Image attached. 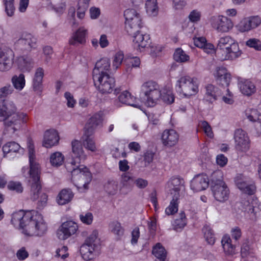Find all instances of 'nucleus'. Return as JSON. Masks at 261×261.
<instances>
[{"instance_id": "nucleus-1", "label": "nucleus", "mask_w": 261, "mask_h": 261, "mask_svg": "<svg viewBox=\"0 0 261 261\" xmlns=\"http://www.w3.org/2000/svg\"><path fill=\"white\" fill-rule=\"evenodd\" d=\"M72 152L71 158H69L65 164L67 170L71 173L72 178L74 180L79 179L80 183L75 185L79 190L83 188L84 190L88 189V185L91 180V174L86 167L81 168L80 163L82 161L86 159L84 153L82 144L78 140H74L71 143Z\"/></svg>"}, {"instance_id": "nucleus-2", "label": "nucleus", "mask_w": 261, "mask_h": 261, "mask_svg": "<svg viewBox=\"0 0 261 261\" xmlns=\"http://www.w3.org/2000/svg\"><path fill=\"white\" fill-rule=\"evenodd\" d=\"M20 229L26 235L41 236L46 232L47 227L42 215L31 211L25 213Z\"/></svg>"}, {"instance_id": "nucleus-3", "label": "nucleus", "mask_w": 261, "mask_h": 261, "mask_svg": "<svg viewBox=\"0 0 261 261\" xmlns=\"http://www.w3.org/2000/svg\"><path fill=\"white\" fill-rule=\"evenodd\" d=\"M141 27L140 16L134 18L130 21H125L126 32L134 37V48L140 51H142L144 48L150 46V37L149 35L140 34L139 29Z\"/></svg>"}, {"instance_id": "nucleus-4", "label": "nucleus", "mask_w": 261, "mask_h": 261, "mask_svg": "<svg viewBox=\"0 0 261 261\" xmlns=\"http://www.w3.org/2000/svg\"><path fill=\"white\" fill-rule=\"evenodd\" d=\"M216 52L221 60H233L241 55L238 43L229 36L219 38Z\"/></svg>"}, {"instance_id": "nucleus-5", "label": "nucleus", "mask_w": 261, "mask_h": 261, "mask_svg": "<svg viewBox=\"0 0 261 261\" xmlns=\"http://www.w3.org/2000/svg\"><path fill=\"white\" fill-rule=\"evenodd\" d=\"M28 143L30 162L29 184L31 187L32 196L33 199H36L37 197V193L41 189L40 184V166L35 161L34 147L32 141L29 140Z\"/></svg>"}, {"instance_id": "nucleus-6", "label": "nucleus", "mask_w": 261, "mask_h": 261, "mask_svg": "<svg viewBox=\"0 0 261 261\" xmlns=\"http://www.w3.org/2000/svg\"><path fill=\"white\" fill-rule=\"evenodd\" d=\"M98 234L96 230H93L81 246L80 252L84 260H89L94 258V251L98 249L100 245Z\"/></svg>"}, {"instance_id": "nucleus-7", "label": "nucleus", "mask_w": 261, "mask_h": 261, "mask_svg": "<svg viewBox=\"0 0 261 261\" xmlns=\"http://www.w3.org/2000/svg\"><path fill=\"white\" fill-rule=\"evenodd\" d=\"M176 90L186 97L195 95L198 91V83L196 79L189 76H183L177 81Z\"/></svg>"}, {"instance_id": "nucleus-8", "label": "nucleus", "mask_w": 261, "mask_h": 261, "mask_svg": "<svg viewBox=\"0 0 261 261\" xmlns=\"http://www.w3.org/2000/svg\"><path fill=\"white\" fill-rule=\"evenodd\" d=\"M93 79L95 86L101 93H110L113 90L115 81L109 74H95Z\"/></svg>"}, {"instance_id": "nucleus-9", "label": "nucleus", "mask_w": 261, "mask_h": 261, "mask_svg": "<svg viewBox=\"0 0 261 261\" xmlns=\"http://www.w3.org/2000/svg\"><path fill=\"white\" fill-rule=\"evenodd\" d=\"M27 121V115L23 113H17L11 116L8 117L4 120L5 131L7 133H14L19 130L22 123Z\"/></svg>"}, {"instance_id": "nucleus-10", "label": "nucleus", "mask_w": 261, "mask_h": 261, "mask_svg": "<svg viewBox=\"0 0 261 261\" xmlns=\"http://www.w3.org/2000/svg\"><path fill=\"white\" fill-rule=\"evenodd\" d=\"M236 149L240 152H246L250 148V140L246 133L238 129L234 135Z\"/></svg>"}, {"instance_id": "nucleus-11", "label": "nucleus", "mask_w": 261, "mask_h": 261, "mask_svg": "<svg viewBox=\"0 0 261 261\" xmlns=\"http://www.w3.org/2000/svg\"><path fill=\"white\" fill-rule=\"evenodd\" d=\"M78 229L76 223L72 221L64 222L57 230V234L60 240H65L75 234Z\"/></svg>"}, {"instance_id": "nucleus-12", "label": "nucleus", "mask_w": 261, "mask_h": 261, "mask_svg": "<svg viewBox=\"0 0 261 261\" xmlns=\"http://www.w3.org/2000/svg\"><path fill=\"white\" fill-rule=\"evenodd\" d=\"M234 181L238 188L244 193L248 195L254 193L256 187L254 184L250 183L248 177L241 174H238L235 177Z\"/></svg>"}, {"instance_id": "nucleus-13", "label": "nucleus", "mask_w": 261, "mask_h": 261, "mask_svg": "<svg viewBox=\"0 0 261 261\" xmlns=\"http://www.w3.org/2000/svg\"><path fill=\"white\" fill-rule=\"evenodd\" d=\"M36 38L31 34L23 33L15 43V48L21 50H30L36 43Z\"/></svg>"}, {"instance_id": "nucleus-14", "label": "nucleus", "mask_w": 261, "mask_h": 261, "mask_svg": "<svg viewBox=\"0 0 261 261\" xmlns=\"http://www.w3.org/2000/svg\"><path fill=\"white\" fill-rule=\"evenodd\" d=\"M16 108L14 103L9 100L0 102V121H4L8 117L16 114Z\"/></svg>"}, {"instance_id": "nucleus-15", "label": "nucleus", "mask_w": 261, "mask_h": 261, "mask_svg": "<svg viewBox=\"0 0 261 261\" xmlns=\"http://www.w3.org/2000/svg\"><path fill=\"white\" fill-rule=\"evenodd\" d=\"M209 180L205 174H199L195 176L191 182V188L195 192H199L205 190L208 186Z\"/></svg>"}, {"instance_id": "nucleus-16", "label": "nucleus", "mask_w": 261, "mask_h": 261, "mask_svg": "<svg viewBox=\"0 0 261 261\" xmlns=\"http://www.w3.org/2000/svg\"><path fill=\"white\" fill-rule=\"evenodd\" d=\"M13 52L11 50L5 51L0 49V71L9 70L13 63Z\"/></svg>"}, {"instance_id": "nucleus-17", "label": "nucleus", "mask_w": 261, "mask_h": 261, "mask_svg": "<svg viewBox=\"0 0 261 261\" xmlns=\"http://www.w3.org/2000/svg\"><path fill=\"white\" fill-rule=\"evenodd\" d=\"M214 20L213 26L219 32H228L233 27V23L231 20L225 16H219L214 17Z\"/></svg>"}, {"instance_id": "nucleus-18", "label": "nucleus", "mask_w": 261, "mask_h": 261, "mask_svg": "<svg viewBox=\"0 0 261 261\" xmlns=\"http://www.w3.org/2000/svg\"><path fill=\"white\" fill-rule=\"evenodd\" d=\"M215 76L217 83L222 87H228L231 81L230 74L224 67H218Z\"/></svg>"}, {"instance_id": "nucleus-19", "label": "nucleus", "mask_w": 261, "mask_h": 261, "mask_svg": "<svg viewBox=\"0 0 261 261\" xmlns=\"http://www.w3.org/2000/svg\"><path fill=\"white\" fill-rule=\"evenodd\" d=\"M134 178L132 174L129 172L122 173L120 177V191L126 194L130 191L133 187Z\"/></svg>"}, {"instance_id": "nucleus-20", "label": "nucleus", "mask_w": 261, "mask_h": 261, "mask_svg": "<svg viewBox=\"0 0 261 261\" xmlns=\"http://www.w3.org/2000/svg\"><path fill=\"white\" fill-rule=\"evenodd\" d=\"M211 189L213 195L217 201L223 202L228 199L229 190L226 184L221 186H213Z\"/></svg>"}, {"instance_id": "nucleus-21", "label": "nucleus", "mask_w": 261, "mask_h": 261, "mask_svg": "<svg viewBox=\"0 0 261 261\" xmlns=\"http://www.w3.org/2000/svg\"><path fill=\"white\" fill-rule=\"evenodd\" d=\"M43 76V69L41 67L37 68L32 81L33 89L37 94H40L43 90L42 81Z\"/></svg>"}, {"instance_id": "nucleus-22", "label": "nucleus", "mask_w": 261, "mask_h": 261, "mask_svg": "<svg viewBox=\"0 0 261 261\" xmlns=\"http://www.w3.org/2000/svg\"><path fill=\"white\" fill-rule=\"evenodd\" d=\"M59 139L58 133L56 130H47L44 135L43 146L46 148L51 147L58 143Z\"/></svg>"}, {"instance_id": "nucleus-23", "label": "nucleus", "mask_w": 261, "mask_h": 261, "mask_svg": "<svg viewBox=\"0 0 261 261\" xmlns=\"http://www.w3.org/2000/svg\"><path fill=\"white\" fill-rule=\"evenodd\" d=\"M179 136L173 129L165 130L163 133L162 140L163 144L167 146H172L176 144Z\"/></svg>"}, {"instance_id": "nucleus-24", "label": "nucleus", "mask_w": 261, "mask_h": 261, "mask_svg": "<svg viewBox=\"0 0 261 261\" xmlns=\"http://www.w3.org/2000/svg\"><path fill=\"white\" fill-rule=\"evenodd\" d=\"M206 92L205 93L203 100L209 103H213L216 100L217 97L219 96L221 92L219 89L212 84H208L205 87Z\"/></svg>"}, {"instance_id": "nucleus-25", "label": "nucleus", "mask_w": 261, "mask_h": 261, "mask_svg": "<svg viewBox=\"0 0 261 261\" xmlns=\"http://www.w3.org/2000/svg\"><path fill=\"white\" fill-rule=\"evenodd\" d=\"M87 30L83 28H79L73 34L71 38L69 41L70 45L77 46L79 44H83L86 42V35Z\"/></svg>"}, {"instance_id": "nucleus-26", "label": "nucleus", "mask_w": 261, "mask_h": 261, "mask_svg": "<svg viewBox=\"0 0 261 261\" xmlns=\"http://www.w3.org/2000/svg\"><path fill=\"white\" fill-rule=\"evenodd\" d=\"M93 133L84 131L83 136L82 137L83 146L87 149L95 152L96 151V147L94 140H93Z\"/></svg>"}, {"instance_id": "nucleus-27", "label": "nucleus", "mask_w": 261, "mask_h": 261, "mask_svg": "<svg viewBox=\"0 0 261 261\" xmlns=\"http://www.w3.org/2000/svg\"><path fill=\"white\" fill-rule=\"evenodd\" d=\"M110 68V61L108 58H102L96 63L95 68L93 70V74H108L107 71Z\"/></svg>"}, {"instance_id": "nucleus-28", "label": "nucleus", "mask_w": 261, "mask_h": 261, "mask_svg": "<svg viewBox=\"0 0 261 261\" xmlns=\"http://www.w3.org/2000/svg\"><path fill=\"white\" fill-rule=\"evenodd\" d=\"M74 194L70 189H64L58 194L57 201L59 205L66 204L71 201Z\"/></svg>"}, {"instance_id": "nucleus-29", "label": "nucleus", "mask_w": 261, "mask_h": 261, "mask_svg": "<svg viewBox=\"0 0 261 261\" xmlns=\"http://www.w3.org/2000/svg\"><path fill=\"white\" fill-rule=\"evenodd\" d=\"M102 118L100 114L96 113L93 115L86 124L84 131L94 132L95 128L102 122Z\"/></svg>"}, {"instance_id": "nucleus-30", "label": "nucleus", "mask_w": 261, "mask_h": 261, "mask_svg": "<svg viewBox=\"0 0 261 261\" xmlns=\"http://www.w3.org/2000/svg\"><path fill=\"white\" fill-rule=\"evenodd\" d=\"M222 245L225 254L227 256H233L236 254V246L232 244V241L229 237H224L221 241Z\"/></svg>"}, {"instance_id": "nucleus-31", "label": "nucleus", "mask_w": 261, "mask_h": 261, "mask_svg": "<svg viewBox=\"0 0 261 261\" xmlns=\"http://www.w3.org/2000/svg\"><path fill=\"white\" fill-rule=\"evenodd\" d=\"M146 100V104L149 107L154 106L161 97V92L160 89L153 90L151 93L141 97Z\"/></svg>"}, {"instance_id": "nucleus-32", "label": "nucleus", "mask_w": 261, "mask_h": 261, "mask_svg": "<svg viewBox=\"0 0 261 261\" xmlns=\"http://www.w3.org/2000/svg\"><path fill=\"white\" fill-rule=\"evenodd\" d=\"M40 184L41 186V189L39 190L38 193H37V197L36 199H33V197L32 196L31 194V186L29 184V179H28V185L30 187V198L33 201H35L39 199V200L38 201L37 203V207L38 208H42L43 206H44L47 202V195L45 193H42L41 192V189H42V185H41V182L40 180Z\"/></svg>"}, {"instance_id": "nucleus-33", "label": "nucleus", "mask_w": 261, "mask_h": 261, "mask_svg": "<svg viewBox=\"0 0 261 261\" xmlns=\"http://www.w3.org/2000/svg\"><path fill=\"white\" fill-rule=\"evenodd\" d=\"M160 89L159 85L155 82L149 81L143 84L141 87L140 96L142 97L151 93L153 90Z\"/></svg>"}, {"instance_id": "nucleus-34", "label": "nucleus", "mask_w": 261, "mask_h": 261, "mask_svg": "<svg viewBox=\"0 0 261 261\" xmlns=\"http://www.w3.org/2000/svg\"><path fill=\"white\" fill-rule=\"evenodd\" d=\"M119 101L126 105L130 106L135 108L139 107L138 104L135 102V98L132 96L129 92L124 91L119 96Z\"/></svg>"}, {"instance_id": "nucleus-35", "label": "nucleus", "mask_w": 261, "mask_h": 261, "mask_svg": "<svg viewBox=\"0 0 261 261\" xmlns=\"http://www.w3.org/2000/svg\"><path fill=\"white\" fill-rule=\"evenodd\" d=\"M152 252L156 257L155 261H168L166 257V250L160 243H157L153 247Z\"/></svg>"}, {"instance_id": "nucleus-36", "label": "nucleus", "mask_w": 261, "mask_h": 261, "mask_svg": "<svg viewBox=\"0 0 261 261\" xmlns=\"http://www.w3.org/2000/svg\"><path fill=\"white\" fill-rule=\"evenodd\" d=\"M240 88L242 93L247 96H250L256 91L254 84L248 80L241 82L240 83Z\"/></svg>"}, {"instance_id": "nucleus-37", "label": "nucleus", "mask_w": 261, "mask_h": 261, "mask_svg": "<svg viewBox=\"0 0 261 261\" xmlns=\"http://www.w3.org/2000/svg\"><path fill=\"white\" fill-rule=\"evenodd\" d=\"M184 180L179 177H173L169 182L170 187L172 191H174L175 194H178L179 196V192L184 187Z\"/></svg>"}, {"instance_id": "nucleus-38", "label": "nucleus", "mask_w": 261, "mask_h": 261, "mask_svg": "<svg viewBox=\"0 0 261 261\" xmlns=\"http://www.w3.org/2000/svg\"><path fill=\"white\" fill-rule=\"evenodd\" d=\"M17 64L19 68L23 71H29L33 67L32 59L27 57H19L17 60Z\"/></svg>"}, {"instance_id": "nucleus-39", "label": "nucleus", "mask_w": 261, "mask_h": 261, "mask_svg": "<svg viewBox=\"0 0 261 261\" xmlns=\"http://www.w3.org/2000/svg\"><path fill=\"white\" fill-rule=\"evenodd\" d=\"M223 173L220 170L214 171L211 177V188L213 186L224 185L225 183L223 181Z\"/></svg>"}, {"instance_id": "nucleus-40", "label": "nucleus", "mask_w": 261, "mask_h": 261, "mask_svg": "<svg viewBox=\"0 0 261 261\" xmlns=\"http://www.w3.org/2000/svg\"><path fill=\"white\" fill-rule=\"evenodd\" d=\"M22 149L20 145L15 141H11L6 143L3 146V151L4 154H7L10 152H18L19 150Z\"/></svg>"}, {"instance_id": "nucleus-41", "label": "nucleus", "mask_w": 261, "mask_h": 261, "mask_svg": "<svg viewBox=\"0 0 261 261\" xmlns=\"http://www.w3.org/2000/svg\"><path fill=\"white\" fill-rule=\"evenodd\" d=\"M187 224L186 215L184 212L179 214V218H176L173 224V228L176 231H180Z\"/></svg>"}, {"instance_id": "nucleus-42", "label": "nucleus", "mask_w": 261, "mask_h": 261, "mask_svg": "<svg viewBox=\"0 0 261 261\" xmlns=\"http://www.w3.org/2000/svg\"><path fill=\"white\" fill-rule=\"evenodd\" d=\"M146 10L147 13L152 16H156L158 13V7L156 0H148L146 4Z\"/></svg>"}, {"instance_id": "nucleus-43", "label": "nucleus", "mask_w": 261, "mask_h": 261, "mask_svg": "<svg viewBox=\"0 0 261 261\" xmlns=\"http://www.w3.org/2000/svg\"><path fill=\"white\" fill-rule=\"evenodd\" d=\"M25 216V213L20 211L18 212L14 213L12 215L11 223L14 226L18 227L20 229L21 225L23 224V218Z\"/></svg>"}, {"instance_id": "nucleus-44", "label": "nucleus", "mask_w": 261, "mask_h": 261, "mask_svg": "<svg viewBox=\"0 0 261 261\" xmlns=\"http://www.w3.org/2000/svg\"><path fill=\"white\" fill-rule=\"evenodd\" d=\"M178 197L179 195L178 194H174L170 205L165 210V213L167 215H173L177 212Z\"/></svg>"}, {"instance_id": "nucleus-45", "label": "nucleus", "mask_w": 261, "mask_h": 261, "mask_svg": "<svg viewBox=\"0 0 261 261\" xmlns=\"http://www.w3.org/2000/svg\"><path fill=\"white\" fill-rule=\"evenodd\" d=\"M12 82L13 87L18 90H22L25 85V79L24 74L21 73L18 76L14 75L12 78Z\"/></svg>"}, {"instance_id": "nucleus-46", "label": "nucleus", "mask_w": 261, "mask_h": 261, "mask_svg": "<svg viewBox=\"0 0 261 261\" xmlns=\"http://www.w3.org/2000/svg\"><path fill=\"white\" fill-rule=\"evenodd\" d=\"M202 231L207 242L210 245H213L215 242V238L212 228L207 225H205L202 228Z\"/></svg>"}, {"instance_id": "nucleus-47", "label": "nucleus", "mask_w": 261, "mask_h": 261, "mask_svg": "<svg viewBox=\"0 0 261 261\" xmlns=\"http://www.w3.org/2000/svg\"><path fill=\"white\" fill-rule=\"evenodd\" d=\"M64 156L60 152H56L50 155V162L54 166H59L62 164L64 161Z\"/></svg>"}, {"instance_id": "nucleus-48", "label": "nucleus", "mask_w": 261, "mask_h": 261, "mask_svg": "<svg viewBox=\"0 0 261 261\" xmlns=\"http://www.w3.org/2000/svg\"><path fill=\"white\" fill-rule=\"evenodd\" d=\"M7 188L10 191H15L20 194L23 191V187L22 184L19 181H10L7 185Z\"/></svg>"}, {"instance_id": "nucleus-49", "label": "nucleus", "mask_w": 261, "mask_h": 261, "mask_svg": "<svg viewBox=\"0 0 261 261\" xmlns=\"http://www.w3.org/2000/svg\"><path fill=\"white\" fill-rule=\"evenodd\" d=\"M3 4L7 15L12 16L15 10L14 0H3Z\"/></svg>"}, {"instance_id": "nucleus-50", "label": "nucleus", "mask_w": 261, "mask_h": 261, "mask_svg": "<svg viewBox=\"0 0 261 261\" xmlns=\"http://www.w3.org/2000/svg\"><path fill=\"white\" fill-rule=\"evenodd\" d=\"M105 190L109 195L116 194L118 190L117 182L114 180L108 181L105 185Z\"/></svg>"}, {"instance_id": "nucleus-51", "label": "nucleus", "mask_w": 261, "mask_h": 261, "mask_svg": "<svg viewBox=\"0 0 261 261\" xmlns=\"http://www.w3.org/2000/svg\"><path fill=\"white\" fill-rule=\"evenodd\" d=\"M173 57L174 60L177 62H184L189 59V57L188 56L181 48H177L176 49Z\"/></svg>"}, {"instance_id": "nucleus-52", "label": "nucleus", "mask_w": 261, "mask_h": 261, "mask_svg": "<svg viewBox=\"0 0 261 261\" xmlns=\"http://www.w3.org/2000/svg\"><path fill=\"white\" fill-rule=\"evenodd\" d=\"M111 231L118 236H122L123 234L124 229L122 227L120 222L118 221L112 222L109 225Z\"/></svg>"}, {"instance_id": "nucleus-53", "label": "nucleus", "mask_w": 261, "mask_h": 261, "mask_svg": "<svg viewBox=\"0 0 261 261\" xmlns=\"http://www.w3.org/2000/svg\"><path fill=\"white\" fill-rule=\"evenodd\" d=\"M139 16H140V14L137 12L136 10L133 9H128L124 12V16L125 18V21H130L133 19L134 18Z\"/></svg>"}, {"instance_id": "nucleus-54", "label": "nucleus", "mask_w": 261, "mask_h": 261, "mask_svg": "<svg viewBox=\"0 0 261 261\" xmlns=\"http://www.w3.org/2000/svg\"><path fill=\"white\" fill-rule=\"evenodd\" d=\"M14 91L13 87L7 85L0 88V98H5L11 94Z\"/></svg>"}, {"instance_id": "nucleus-55", "label": "nucleus", "mask_w": 261, "mask_h": 261, "mask_svg": "<svg viewBox=\"0 0 261 261\" xmlns=\"http://www.w3.org/2000/svg\"><path fill=\"white\" fill-rule=\"evenodd\" d=\"M246 44L248 46L254 48L256 50H261V42L257 39H250L246 42Z\"/></svg>"}, {"instance_id": "nucleus-56", "label": "nucleus", "mask_w": 261, "mask_h": 261, "mask_svg": "<svg viewBox=\"0 0 261 261\" xmlns=\"http://www.w3.org/2000/svg\"><path fill=\"white\" fill-rule=\"evenodd\" d=\"M124 58V55L122 52L119 51L117 53L114 58L113 62V67L115 69H117L121 64Z\"/></svg>"}, {"instance_id": "nucleus-57", "label": "nucleus", "mask_w": 261, "mask_h": 261, "mask_svg": "<svg viewBox=\"0 0 261 261\" xmlns=\"http://www.w3.org/2000/svg\"><path fill=\"white\" fill-rule=\"evenodd\" d=\"M80 218L83 223L87 225H90L93 221V216L91 213L88 212L85 214H81L80 215Z\"/></svg>"}, {"instance_id": "nucleus-58", "label": "nucleus", "mask_w": 261, "mask_h": 261, "mask_svg": "<svg viewBox=\"0 0 261 261\" xmlns=\"http://www.w3.org/2000/svg\"><path fill=\"white\" fill-rule=\"evenodd\" d=\"M246 115L251 121L255 122L259 120V112L256 109H252L249 112L247 111Z\"/></svg>"}, {"instance_id": "nucleus-59", "label": "nucleus", "mask_w": 261, "mask_h": 261, "mask_svg": "<svg viewBox=\"0 0 261 261\" xmlns=\"http://www.w3.org/2000/svg\"><path fill=\"white\" fill-rule=\"evenodd\" d=\"M239 29L242 32L248 31L252 29L248 18L244 19L239 25Z\"/></svg>"}, {"instance_id": "nucleus-60", "label": "nucleus", "mask_w": 261, "mask_h": 261, "mask_svg": "<svg viewBox=\"0 0 261 261\" xmlns=\"http://www.w3.org/2000/svg\"><path fill=\"white\" fill-rule=\"evenodd\" d=\"M88 7L89 6H88L87 4H80V3H78L77 15L79 18L82 19L84 17L85 11L87 10Z\"/></svg>"}, {"instance_id": "nucleus-61", "label": "nucleus", "mask_w": 261, "mask_h": 261, "mask_svg": "<svg viewBox=\"0 0 261 261\" xmlns=\"http://www.w3.org/2000/svg\"><path fill=\"white\" fill-rule=\"evenodd\" d=\"M68 248L63 246L61 248H59L56 250V256L61 257L62 259H65L68 256V253L67 252Z\"/></svg>"}, {"instance_id": "nucleus-62", "label": "nucleus", "mask_w": 261, "mask_h": 261, "mask_svg": "<svg viewBox=\"0 0 261 261\" xmlns=\"http://www.w3.org/2000/svg\"><path fill=\"white\" fill-rule=\"evenodd\" d=\"M201 13L196 10H193L189 15V18L191 22H196L200 20Z\"/></svg>"}, {"instance_id": "nucleus-63", "label": "nucleus", "mask_w": 261, "mask_h": 261, "mask_svg": "<svg viewBox=\"0 0 261 261\" xmlns=\"http://www.w3.org/2000/svg\"><path fill=\"white\" fill-rule=\"evenodd\" d=\"M64 96L67 100V105L69 108H73L76 101L73 98V95L69 92H66Z\"/></svg>"}, {"instance_id": "nucleus-64", "label": "nucleus", "mask_w": 261, "mask_h": 261, "mask_svg": "<svg viewBox=\"0 0 261 261\" xmlns=\"http://www.w3.org/2000/svg\"><path fill=\"white\" fill-rule=\"evenodd\" d=\"M161 98L167 104H171L174 102V95L170 92H167L166 94H162Z\"/></svg>"}]
</instances>
